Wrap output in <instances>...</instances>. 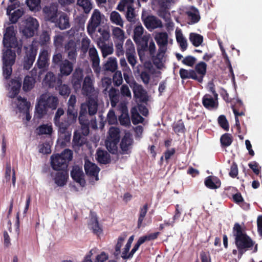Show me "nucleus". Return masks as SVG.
<instances>
[{
    "instance_id": "nucleus-64",
    "label": "nucleus",
    "mask_w": 262,
    "mask_h": 262,
    "mask_svg": "<svg viewBox=\"0 0 262 262\" xmlns=\"http://www.w3.org/2000/svg\"><path fill=\"white\" fill-rule=\"evenodd\" d=\"M182 62L186 66L192 67L196 62V58L193 56L188 55L186 56Z\"/></svg>"
},
{
    "instance_id": "nucleus-45",
    "label": "nucleus",
    "mask_w": 262,
    "mask_h": 262,
    "mask_svg": "<svg viewBox=\"0 0 262 262\" xmlns=\"http://www.w3.org/2000/svg\"><path fill=\"white\" fill-rule=\"evenodd\" d=\"M41 0H26V4L30 10L37 11L40 8Z\"/></svg>"
},
{
    "instance_id": "nucleus-19",
    "label": "nucleus",
    "mask_w": 262,
    "mask_h": 262,
    "mask_svg": "<svg viewBox=\"0 0 262 262\" xmlns=\"http://www.w3.org/2000/svg\"><path fill=\"white\" fill-rule=\"evenodd\" d=\"M59 172L56 173L54 179L56 184L58 186L62 187L65 185L69 178V174L67 169L60 170Z\"/></svg>"
},
{
    "instance_id": "nucleus-16",
    "label": "nucleus",
    "mask_w": 262,
    "mask_h": 262,
    "mask_svg": "<svg viewBox=\"0 0 262 262\" xmlns=\"http://www.w3.org/2000/svg\"><path fill=\"white\" fill-rule=\"evenodd\" d=\"M66 51H68V56L69 59L75 61L77 57L76 44L73 39L69 40L64 46Z\"/></svg>"
},
{
    "instance_id": "nucleus-48",
    "label": "nucleus",
    "mask_w": 262,
    "mask_h": 262,
    "mask_svg": "<svg viewBox=\"0 0 262 262\" xmlns=\"http://www.w3.org/2000/svg\"><path fill=\"white\" fill-rule=\"evenodd\" d=\"M132 121L134 125L142 123L144 120V118L138 113L137 110L135 107H133L131 110Z\"/></svg>"
},
{
    "instance_id": "nucleus-2",
    "label": "nucleus",
    "mask_w": 262,
    "mask_h": 262,
    "mask_svg": "<svg viewBox=\"0 0 262 262\" xmlns=\"http://www.w3.org/2000/svg\"><path fill=\"white\" fill-rule=\"evenodd\" d=\"M59 100L56 96L45 93L41 95L35 106V116L41 119L48 112L49 109L55 110L57 108Z\"/></svg>"
},
{
    "instance_id": "nucleus-5",
    "label": "nucleus",
    "mask_w": 262,
    "mask_h": 262,
    "mask_svg": "<svg viewBox=\"0 0 262 262\" xmlns=\"http://www.w3.org/2000/svg\"><path fill=\"white\" fill-rule=\"evenodd\" d=\"M25 49L26 51L24 57L23 67L24 69L28 70L32 67L35 60L37 50L33 45L25 47Z\"/></svg>"
},
{
    "instance_id": "nucleus-51",
    "label": "nucleus",
    "mask_w": 262,
    "mask_h": 262,
    "mask_svg": "<svg viewBox=\"0 0 262 262\" xmlns=\"http://www.w3.org/2000/svg\"><path fill=\"white\" fill-rule=\"evenodd\" d=\"M110 20L113 23L121 27H123V21L120 14L117 11H114L111 13Z\"/></svg>"
},
{
    "instance_id": "nucleus-59",
    "label": "nucleus",
    "mask_w": 262,
    "mask_h": 262,
    "mask_svg": "<svg viewBox=\"0 0 262 262\" xmlns=\"http://www.w3.org/2000/svg\"><path fill=\"white\" fill-rule=\"evenodd\" d=\"M118 120L122 125L128 126L130 124V118L127 113L123 112L119 117Z\"/></svg>"
},
{
    "instance_id": "nucleus-41",
    "label": "nucleus",
    "mask_w": 262,
    "mask_h": 262,
    "mask_svg": "<svg viewBox=\"0 0 262 262\" xmlns=\"http://www.w3.org/2000/svg\"><path fill=\"white\" fill-rule=\"evenodd\" d=\"M103 68L105 71L114 72L117 68V62L115 58H110L105 63Z\"/></svg>"
},
{
    "instance_id": "nucleus-35",
    "label": "nucleus",
    "mask_w": 262,
    "mask_h": 262,
    "mask_svg": "<svg viewBox=\"0 0 262 262\" xmlns=\"http://www.w3.org/2000/svg\"><path fill=\"white\" fill-rule=\"evenodd\" d=\"M108 96L111 105L114 107L116 105L119 100V92L114 88H111L108 92Z\"/></svg>"
},
{
    "instance_id": "nucleus-56",
    "label": "nucleus",
    "mask_w": 262,
    "mask_h": 262,
    "mask_svg": "<svg viewBox=\"0 0 262 262\" xmlns=\"http://www.w3.org/2000/svg\"><path fill=\"white\" fill-rule=\"evenodd\" d=\"M144 28L142 26H137L134 30L133 39L135 42H137L139 38L142 37Z\"/></svg>"
},
{
    "instance_id": "nucleus-29",
    "label": "nucleus",
    "mask_w": 262,
    "mask_h": 262,
    "mask_svg": "<svg viewBox=\"0 0 262 262\" xmlns=\"http://www.w3.org/2000/svg\"><path fill=\"white\" fill-rule=\"evenodd\" d=\"M148 37L146 36H143L139 38L137 42H135L138 46V52L140 57H141V52L147 51L148 50Z\"/></svg>"
},
{
    "instance_id": "nucleus-34",
    "label": "nucleus",
    "mask_w": 262,
    "mask_h": 262,
    "mask_svg": "<svg viewBox=\"0 0 262 262\" xmlns=\"http://www.w3.org/2000/svg\"><path fill=\"white\" fill-rule=\"evenodd\" d=\"M18 100L17 108L20 113L29 111L30 106V103L27 101V99L22 98L20 96L17 97Z\"/></svg>"
},
{
    "instance_id": "nucleus-47",
    "label": "nucleus",
    "mask_w": 262,
    "mask_h": 262,
    "mask_svg": "<svg viewBox=\"0 0 262 262\" xmlns=\"http://www.w3.org/2000/svg\"><path fill=\"white\" fill-rule=\"evenodd\" d=\"M37 133L39 135H50L52 134L53 128L52 126L47 124H42L36 128Z\"/></svg>"
},
{
    "instance_id": "nucleus-55",
    "label": "nucleus",
    "mask_w": 262,
    "mask_h": 262,
    "mask_svg": "<svg viewBox=\"0 0 262 262\" xmlns=\"http://www.w3.org/2000/svg\"><path fill=\"white\" fill-rule=\"evenodd\" d=\"M50 41V35L48 31H43L40 35L39 43L41 46L46 45Z\"/></svg>"
},
{
    "instance_id": "nucleus-30",
    "label": "nucleus",
    "mask_w": 262,
    "mask_h": 262,
    "mask_svg": "<svg viewBox=\"0 0 262 262\" xmlns=\"http://www.w3.org/2000/svg\"><path fill=\"white\" fill-rule=\"evenodd\" d=\"M148 210V204L145 203L142 206L140 207L138 218L137 221V228L139 229L143 226V222L146 215Z\"/></svg>"
},
{
    "instance_id": "nucleus-52",
    "label": "nucleus",
    "mask_w": 262,
    "mask_h": 262,
    "mask_svg": "<svg viewBox=\"0 0 262 262\" xmlns=\"http://www.w3.org/2000/svg\"><path fill=\"white\" fill-rule=\"evenodd\" d=\"M88 112L85 111V108L83 107L82 110L80 109L78 120L80 124H83L87 126L88 123H90L89 120L87 117Z\"/></svg>"
},
{
    "instance_id": "nucleus-21",
    "label": "nucleus",
    "mask_w": 262,
    "mask_h": 262,
    "mask_svg": "<svg viewBox=\"0 0 262 262\" xmlns=\"http://www.w3.org/2000/svg\"><path fill=\"white\" fill-rule=\"evenodd\" d=\"M77 119V113L67 114V118L63 120V123L61 124L60 133L61 134L65 133L69 126L76 122Z\"/></svg>"
},
{
    "instance_id": "nucleus-60",
    "label": "nucleus",
    "mask_w": 262,
    "mask_h": 262,
    "mask_svg": "<svg viewBox=\"0 0 262 262\" xmlns=\"http://www.w3.org/2000/svg\"><path fill=\"white\" fill-rule=\"evenodd\" d=\"M84 143V142L82 140L81 135L79 133H77L76 132H74L73 139V145L77 147H80L82 146Z\"/></svg>"
},
{
    "instance_id": "nucleus-24",
    "label": "nucleus",
    "mask_w": 262,
    "mask_h": 262,
    "mask_svg": "<svg viewBox=\"0 0 262 262\" xmlns=\"http://www.w3.org/2000/svg\"><path fill=\"white\" fill-rule=\"evenodd\" d=\"M204 184L209 189H216L220 187L221 182L217 177L209 176L205 179Z\"/></svg>"
},
{
    "instance_id": "nucleus-13",
    "label": "nucleus",
    "mask_w": 262,
    "mask_h": 262,
    "mask_svg": "<svg viewBox=\"0 0 262 262\" xmlns=\"http://www.w3.org/2000/svg\"><path fill=\"white\" fill-rule=\"evenodd\" d=\"M179 74L182 79H192L200 83L202 82V76H198L194 70H188L181 68L179 71Z\"/></svg>"
},
{
    "instance_id": "nucleus-33",
    "label": "nucleus",
    "mask_w": 262,
    "mask_h": 262,
    "mask_svg": "<svg viewBox=\"0 0 262 262\" xmlns=\"http://www.w3.org/2000/svg\"><path fill=\"white\" fill-rule=\"evenodd\" d=\"M133 142V139L129 137L124 136L122 138L120 146L123 154L127 153V151L131 147Z\"/></svg>"
},
{
    "instance_id": "nucleus-1",
    "label": "nucleus",
    "mask_w": 262,
    "mask_h": 262,
    "mask_svg": "<svg viewBox=\"0 0 262 262\" xmlns=\"http://www.w3.org/2000/svg\"><path fill=\"white\" fill-rule=\"evenodd\" d=\"M233 233L235 236V244L241 256L253 247L255 242L246 234L239 223L234 224Z\"/></svg>"
},
{
    "instance_id": "nucleus-23",
    "label": "nucleus",
    "mask_w": 262,
    "mask_h": 262,
    "mask_svg": "<svg viewBox=\"0 0 262 262\" xmlns=\"http://www.w3.org/2000/svg\"><path fill=\"white\" fill-rule=\"evenodd\" d=\"M47 20L52 23H55L57 20V9L53 7L46 6L43 9Z\"/></svg>"
},
{
    "instance_id": "nucleus-12",
    "label": "nucleus",
    "mask_w": 262,
    "mask_h": 262,
    "mask_svg": "<svg viewBox=\"0 0 262 262\" xmlns=\"http://www.w3.org/2000/svg\"><path fill=\"white\" fill-rule=\"evenodd\" d=\"M98 104L93 98H89L85 103H81L80 109L85 107L90 116L95 115L98 111Z\"/></svg>"
},
{
    "instance_id": "nucleus-7",
    "label": "nucleus",
    "mask_w": 262,
    "mask_h": 262,
    "mask_svg": "<svg viewBox=\"0 0 262 262\" xmlns=\"http://www.w3.org/2000/svg\"><path fill=\"white\" fill-rule=\"evenodd\" d=\"M233 112L235 115V124L234 127L236 129V133H241V125L238 116L245 115V108L241 100L236 99V102L234 105L232 106Z\"/></svg>"
},
{
    "instance_id": "nucleus-15",
    "label": "nucleus",
    "mask_w": 262,
    "mask_h": 262,
    "mask_svg": "<svg viewBox=\"0 0 262 262\" xmlns=\"http://www.w3.org/2000/svg\"><path fill=\"white\" fill-rule=\"evenodd\" d=\"M144 24L147 29H154L162 27V21L153 15H149L146 17Z\"/></svg>"
},
{
    "instance_id": "nucleus-54",
    "label": "nucleus",
    "mask_w": 262,
    "mask_h": 262,
    "mask_svg": "<svg viewBox=\"0 0 262 262\" xmlns=\"http://www.w3.org/2000/svg\"><path fill=\"white\" fill-rule=\"evenodd\" d=\"M142 244H143V242H142V241L141 240V239L140 237L139 238V239L138 240L137 242L136 243V244L134 246V247L132 249V250H131V251L129 253H127L126 255H123V256H121L122 258L123 259H127L132 258L133 257V255L134 254V253L138 250L139 247Z\"/></svg>"
},
{
    "instance_id": "nucleus-44",
    "label": "nucleus",
    "mask_w": 262,
    "mask_h": 262,
    "mask_svg": "<svg viewBox=\"0 0 262 262\" xmlns=\"http://www.w3.org/2000/svg\"><path fill=\"white\" fill-rule=\"evenodd\" d=\"M172 129L178 135H179V134L184 133L186 130L184 122L182 120H179L174 123L172 125Z\"/></svg>"
},
{
    "instance_id": "nucleus-49",
    "label": "nucleus",
    "mask_w": 262,
    "mask_h": 262,
    "mask_svg": "<svg viewBox=\"0 0 262 262\" xmlns=\"http://www.w3.org/2000/svg\"><path fill=\"white\" fill-rule=\"evenodd\" d=\"M24 11L22 8L18 9L14 11L13 12L10 13L9 19L12 24H15L17 22L18 19L24 14Z\"/></svg>"
},
{
    "instance_id": "nucleus-46",
    "label": "nucleus",
    "mask_w": 262,
    "mask_h": 262,
    "mask_svg": "<svg viewBox=\"0 0 262 262\" xmlns=\"http://www.w3.org/2000/svg\"><path fill=\"white\" fill-rule=\"evenodd\" d=\"M220 141L223 147H227L232 144L233 138L230 134L225 133L221 136Z\"/></svg>"
},
{
    "instance_id": "nucleus-42",
    "label": "nucleus",
    "mask_w": 262,
    "mask_h": 262,
    "mask_svg": "<svg viewBox=\"0 0 262 262\" xmlns=\"http://www.w3.org/2000/svg\"><path fill=\"white\" fill-rule=\"evenodd\" d=\"M55 76L52 72H48L43 79L45 83L51 88H53L55 86Z\"/></svg>"
},
{
    "instance_id": "nucleus-26",
    "label": "nucleus",
    "mask_w": 262,
    "mask_h": 262,
    "mask_svg": "<svg viewBox=\"0 0 262 262\" xmlns=\"http://www.w3.org/2000/svg\"><path fill=\"white\" fill-rule=\"evenodd\" d=\"M186 14L187 15L189 20L190 21V24L197 23L200 19L199 11L194 6H191L186 11Z\"/></svg>"
},
{
    "instance_id": "nucleus-38",
    "label": "nucleus",
    "mask_w": 262,
    "mask_h": 262,
    "mask_svg": "<svg viewBox=\"0 0 262 262\" xmlns=\"http://www.w3.org/2000/svg\"><path fill=\"white\" fill-rule=\"evenodd\" d=\"M77 5L82 9L85 14H89L93 8L91 0H77Z\"/></svg>"
},
{
    "instance_id": "nucleus-36",
    "label": "nucleus",
    "mask_w": 262,
    "mask_h": 262,
    "mask_svg": "<svg viewBox=\"0 0 262 262\" xmlns=\"http://www.w3.org/2000/svg\"><path fill=\"white\" fill-rule=\"evenodd\" d=\"M119 141L117 140L106 139L105 143L108 151L112 154H117L118 152V144Z\"/></svg>"
},
{
    "instance_id": "nucleus-17",
    "label": "nucleus",
    "mask_w": 262,
    "mask_h": 262,
    "mask_svg": "<svg viewBox=\"0 0 262 262\" xmlns=\"http://www.w3.org/2000/svg\"><path fill=\"white\" fill-rule=\"evenodd\" d=\"M11 83V88L9 93V97L11 98H14L20 92L22 81L21 78L17 77L15 79H12Z\"/></svg>"
},
{
    "instance_id": "nucleus-18",
    "label": "nucleus",
    "mask_w": 262,
    "mask_h": 262,
    "mask_svg": "<svg viewBox=\"0 0 262 262\" xmlns=\"http://www.w3.org/2000/svg\"><path fill=\"white\" fill-rule=\"evenodd\" d=\"M60 75L61 76H68L71 74L73 70V63L68 59H64L62 63L60 64Z\"/></svg>"
},
{
    "instance_id": "nucleus-28",
    "label": "nucleus",
    "mask_w": 262,
    "mask_h": 262,
    "mask_svg": "<svg viewBox=\"0 0 262 262\" xmlns=\"http://www.w3.org/2000/svg\"><path fill=\"white\" fill-rule=\"evenodd\" d=\"M168 34L166 32H160L155 36V40L159 46V50L162 51V48H165L168 43Z\"/></svg>"
},
{
    "instance_id": "nucleus-4",
    "label": "nucleus",
    "mask_w": 262,
    "mask_h": 262,
    "mask_svg": "<svg viewBox=\"0 0 262 262\" xmlns=\"http://www.w3.org/2000/svg\"><path fill=\"white\" fill-rule=\"evenodd\" d=\"M39 23L37 20L31 16L26 18L24 21V26L22 29L23 35L27 38L33 37L38 30Z\"/></svg>"
},
{
    "instance_id": "nucleus-63",
    "label": "nucleus",
    "mask_w": 262,
    "mask_h": 262,
    "mask_svg": "<svg viewBox=\"0 0 262 262\" xmlns=\"http://www.w3.org/2000/svg\"><path fill=\"white\" fill-rule=\"evenodd\" d=\"M107 121L110 125L115 124L117 123V117L113 110L109 111L107 115Z\"/></svg>"
},
{
    "instance_id": "nucleus-3",
    "label": "nucleus",
    "mask_w": 262,
    "mask_h": 262,
    "mask_svg": "<svg viewBox=\"0 0 262 262\" xmlns=\"http://www.w3.org/2000/svg\"><path fill=\"white\" fill-rule=\"evenodd\" d=\"M73 151L68 148L65 149L60 154L53 155L51 157V165L55 170L67 169L69 163L73 159Z\"/></svg>"
},
{
    "instance_id": "nucleus-58",
    "label": "nucleus",
    "mask_w": 262,
    "mask_h": 262,
    "mask_svg": "<svg viewBox=\"0 0 262 262\" xmlns=\"http://www.w3.org/2000/svg\"><path fill=\"white\" fill-rule=\"evenodd\" d=\"M218 123L220 126L226 131L229 129L228 122L225 115H220L218 118Z\"/></svg>"
},
{
    "instance_id": "nucleus-50",
    "label": "nucleus",
    "mask_w": 262,
    "mask_h": 262,
    "mask_svg": "<svg viewBox=\"0 0 262 262\" xmlns=\"http://www.w3.org/2000/svg\"><path fill=\"white\" fill-rule=\"evenodd\" d=\"M206 70L207 64L204 62L201 61L195 65L194 71L196 74L198 73L200 75L198 76H202L203 80V77L206 73Z\"/></svg>"
},
{
    "instance_id": "nucleus-31",
    "label": "nucleus",
    "mask_w": 262,
    "mask_h": 262,
    "mask_svg": "<svg viewBox=\"0 0 262 262\" xmlns=\"http://www.w3.org/2000/svg\"><path fill=\"white\" fill-rule=\"evenodd\" d=\"M112 35L114 43L124 42L125 39L124 32L119 27H115L112 31Z\"/></svg>"
},
{
    "instance_id": "nucleus-27",
    "label": "nucleus",
    "mask_w": 262,
    "mask_h": 262,
    "mask_svg": "<svg viewBox=\"0 0 262 262\" xmlns=\"http://www.w3.org/2000/svg\"><path fill=\"white\" fill-rule=\"evenodd\" d=\"M15 52L11 49H7L3 53V61L6 66H13L15 62Z\"/></svg>"
},
{
    "instance_id": "nucleus-6",
    "label": "nucleus",
    "mask_w": 262,
    "mask_h": 262,
    "mask_svg": "<svg viewBox=\"0 0 262 262\" xmlns=\"http://www.w3.org/2000/svg\"><path fill=\"white\" fill-rule=\"evenodd\" d=\"M3 43L4 46L6 48H16L17 46V40L13 26H10L6 28L4 34Z\"/></svg>"
},
{
    "instance_id": "nucleus-43",
    "label": "nucleus",
    "mask_w": 262,
    "mask_h": 262,
    "mask_svg": "<svg viewBox=\"0 0 262 262\" xmlns=\"http://www.w3.org/2000/svg\"><path fill=\"white\" fill-rule=\"evenodd\" d=\"M92 80L89 76H86L83 81L82 90L85 93H91L92 90Z\"/></svg>"
},
{
    "instance_id": "nucleus-11",
    "label": "nucleus",
    "mask_w": 262,
    "mask_h": 262,
    "mask_svg": "<svg viewBox=\"0 0 262 262\" xmlns=\"http://www.w3.org/2000/svg\"><path fill=\"white\" fill-rule=\"evenodd\" d=\"M72 178L76 183L79 184L82 186H85L86 182L84 179V175L82 169L78 166H73L71 171Z\"/></svg>"
},
{
    "instance_id": "nucleus-53",
    "label": "nucleus",
    "mask_w": 262,
    "mask_h": 262,
    "mask_svg": "<svg viewBox=\"0 0 262 262\" xmlns=\"http://www.w3.org/2000/svg\"><path fill=\"white\" fill-rule=\"evenodd\" d=\"M109 136L107 139L120 141V132L118 128L112 127L108 132Z\"/></svg>"
},
{
    "instance_id": "nucleus-25",
    "label": "nucleus",
    "mask_w": 262,
    "mask_h": 262,
    "mask_svg": "<svg viewBox=\"0 0 262 262\" xmlns=\"http://www.w3.org/2000/svg\"><path fill=\"white\" fill-rule=\"evenodd\" d=\"M55 23L60 30L67 29L70 27L69 18L68 15L64 12L60 14L58 18H57V20Z\"/></svg>"
},
{
    "instance_id": "nucleus-61",
    "label": "nucleus",
    "mask_w": 262,
    "mask_h": 262,
    "mask_svg": "<svg viewBox=\"0 0 262 262\" xmlns=\"http://www.w3.org/2000/svg\"><path fill=\"white\" fill-rule=\"evenodd\" d=\"M113 81L115 86H119L123 82L122 74L120 71H117L113 77Z\"/></svg>"
},
{
    "instance_id": "nucleus-10",
    "label": "nucleus",
    "mask_w": 262,
    "mask_h": 262,
    "mask_svg": "<svg viewBox=\"0 0 262 262\" xmlns=\"http://www.w3.org/2000/svg\"><path fill=\"white\" fill-rule=\"evenodd\" d=\"M83 80V70L80 68H76L71 77V83L73 88L75 90L80 89Z\"/></svg>"
},
{
    "instance_id": "nucleus-32",
    "label": "nucleus",
    "mask_w": 262,
    "mask_h": 262,
    "mask_svg": "<svg viewBox=\"0 0 262 262\" xmlns=\"http://www.w3.org/2000/svg\"><path fill=\"white\" fill-rule=\"evenodd\" d=\"M35 78L29 75L25 77L23 89L25 92H29L31 91L34 86L35 83Z\"/></svg>"
},
{
    "instance_id": "nucleus-22",
    "label": "nucleus",
    "mask_w": 262,
    "mask_h": 262,
    "mask_svg": "<svg viewBox=\"0 0 262 262\" xmlns=\"http://www.w3.org/2000/svg\"><path fill=\"white\" fill-rule=\"evenodd\" d=\"M96 160L100 164H107L111 163V159L110 154L104 150L98 148L96 152Z\"/></svg>"
},
{
    "instance_id": "nucleus-8",
    "label": "nucleus",
    "mask_w": 262,
    "mask_h": 262,
    "mask_svg": "<svg viewBox=\"0 0 262 262\" xmlns=\"http://www.w3.org/2000/svg\"><path fill=\"white\" fill-rule=\"evenodd\" d=\"M103 16H104L99 10H94L87 26V30L89 33H93L96 31V28L100 25Z\"/></svg>"
},
{
    "instance_id": "nucleus-40",
    "label": "nucleus",
    "mask_w": 262,
    "mask_h": 262,
    "mask_svg": "<svg viewBox=\"0 0 262 262\" xmlns=\"http://www.w3.org/2000/svg\"><path fill=\"white\" fill-rule=\"evenodd\" d=\"M189 40L194 47H199L203 41V37L200 34L191 33L189 34Z\"/></svg>"
},
{
    "instance_id": "nucleus-57",
    "label": "nucleus",
    "mask_w": 262,
    "mask_h": 262,
    "mask_svg": "<svg viewBox=\"0 0 262 262\" xmlns=\"http://www.w3.org/2000/svg\"><path fill=\"white\" fill-rule=\"evenodd\" d=\"M176 38L177 42L179 43L181 51L184 52L187 47V43L186 39L183 37L182 34L180 35L176 34Z\"/></svg>"
},
{
    "instance_id": "nucleus-20",
    "label": "nucleus",
    "mask_w": 262,
    "mask_h": 262,
    "mask_svg": "<svg viewBox=\"0 0 262 262\" xmlns=\"http://www.w3.org/2000/svg\"><path fill=\"white\" fill-rule=\"evenodd\" d=\"M49 54L47 50H43L39 55L37 65L40 69H47L49 65Z\"/></svg>"
},
{
    "instance_id": "nucleus-62",
    "label": "nucleus",
    "mask_w": 262,
    "mask_h": 262,
    "mask_svg": "<svg viewBox=\"0 0 262 262\" xmlns=\"http://www.w3.org/2000/svg\"><path fill=\"white\" fill-rule=\"evenodd\" d=\"M125 55L128 63L134 68L137 62L136 53H127Z\"/></svg>"
},
{
    "instance_id": "nucleus-37",
    "label": "nucleus",
    "mask_w": 262,
    "mask_h": 262,
    "mask_svg": "<svg viewBox=\"0 0 262 262\" xmlns=\"http://www.w3.org/2000/svg\"><path fill=\"white\" fill-rule=\"evenodd\" d=\"M57 83L59 85L56 89L58 90L59 94L64 98L68 97L71 92V90L69 86L65 84H62V81L60 79L58 80Z\"/></svg>"
},
{
    "instance_id": "nucleus-14",
    "label": "nucleus",
    "mask_w": 262,
    "mask_h": 262,
    "mask_svg": "<svg viewBox=\"0 0 262 262\" xmlns=\"http://www.w3.org/2000/svg\"><path fill=\"white\" fill-rule=\"evenodd\" d=\"M202 104L204 107L209 110L216 109L219 105L217 99L208 94L203 96Z\"/></svg>"
},
{
    "instance_id": "nucleus-9",
    "label": "nucleus",
    "mask_w": 262,
    "mask_h": 262,
    "mask_svg": "<svg viewBox=\"0 0 262 262\" xmlns=\"http://www.w3.org/2000/svg\"><path fill=\"white\" fill-rule=\"evenodd\" d=\"M84 170L86 174L92 178H94L96 181H98V173L100 168L95 163L91 162L89 159H84Z\"/></svg>"
},
{
    "instance_id": "nucleus-39",
    "label": "nucleus",
    "mask_w": 262,
    "mask_h": 262,
    "mask_svg": "<svg viewBox=\"0 0 262 262\" xmlns=\"http://www.w3.org/2000/svg\"><path fill=\"white\" fill-rule=\"evenodd\" d=\"M64 113L63 109L59 107L57 109L54 118V123L59 128V132L60 133L61 132V124L63 122V120L60 119V117L64 114Z\"/></svg>"
}]
</instances>
